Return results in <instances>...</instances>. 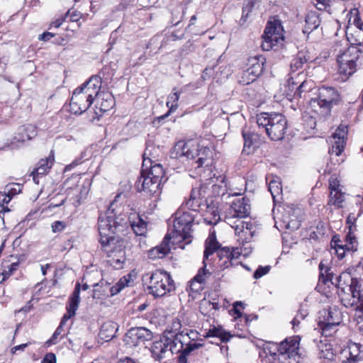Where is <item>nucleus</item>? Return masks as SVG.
<instances>
[{
  "label": "nucleus",
  "instance_id": "obj_19",
  "mask_svg": "<svg viewBox=\"0 0 363 363\" xmlns=\"http://www.w3.org/2000/svg\"><path fill=\"white\" fill-rule=\"evenodd\" d=\"M169 342H171L170 339L163 335L159 340L152 343L151 353L155 360L160 361L166 357V354L170 352Z\"/></svg>",
  "mask_w": 363,
  "mask_h": 363
},
{
  "label": "nucleus",
  "instance_id": "obj_25",
  "mask_svg": "<svg viewBox=\"0 0 363 363\" xmlns=\"http://www.w3.org/2000/svg\"><path fill=\"white\" fill-rule=\"evenodd\" d=\"M233 224L235 235H238L242 242H249L253 236V224L241 219H236Z\"/></svg>",
  "mask_w": 363,
  "mask_h": 363
},
{
  "label": "nucleus",
  "instance_id": "obj_40",
  "mask_svg": "<svg viewBox=\"0 0 363 363\" xmlns=\"http://www.w3.org/2000/svg\"><path fill=\"white\" fill-rule=\"evenodd\" d=\"M91 106V95H89L86 101L84 99L70 101V111L74 114H82Z\"/></svg>",
  "mask_w": 363,
  "mask_h": 363
},
{
  "label": "nucleus",
  "instance_id": "obj_10",
  "mask_svg": "<svg viewBox=\"0 0 363 363\" xmlns=\"http://www.w3.org/2000/svg\"><path fill=\"white\" fill-rule=\"evenodd\" d=\"M126 240L116 238L114 243H111L110 245L106 247L108 256L110 258L108 260L110 264L116 269H121L123 268V265L127 260L126 258Z\"/></svg>",
  "mask_w": 363,
  "mask_h": 363
},
{
  "label": "nucleus",
  "instance_id": "obj_23",
  "mask_svg": "<svg viewBox=\"0 0 363 363\" xmlns=\"http://www.w3.org/2000/svg\"><path fill=\"white\" fill-rule=\"evenodd\" d=\"M171 234H166L160 245L152 248L148 251V257L152 259H161L164 257L170 252Z\"/></svg>",
  "mask_w": 363,
  "mask_h": 363
},
{
  "label": "nucleus",
  "instance_id": "obj_43",
  "mask_svg": "<svg viewBox=\"0 0 363 363\" xmlns=\"http://www.w3.org/2000/svg\"><path fill=\"white\" fill-rule=\"evenodd\" d=\"M266 180L269 182V191L272 196L274 199L277 196L279 195L282 191L280 179L277 177H274L271 176L267 177Z\"/></svg>",
  "mask_w": 363,
  "mask_h": 363
},
{
  "label": "nucleus",
  "instance_id": "obj_33",
  "mask_svg": "<svg viewBox=\"0 0 363 363\" xmlns=\"http://www.w3.org/2000/svg\"><path fill=\"white\" fill-rule=\"evenodd\" d=\"M182 91H179L177 87H174L172 92L167 96V101L166 103L167 106L169 108V111L160 118L164 119L169 116L171 113L175 112L179 107V100L180 98Z\"/></svg>",
  "mask_w": 363,
  "mask_h": 363
},
{
  "label": "nucleus",
  "instance_id": "obj_31",
  "mask_svg": "<svg viewBox=\"0 0 363 363\" xmlns=\"http://www.w3.org/2000/svg\"><path fill=\"white\" fill-rule=\"evenodd\" d=\"M242 135L244 140L243 151L249 155L258 146L259 136L253 132L245 130L242 132Z\"/></svg>",
  "mask_w": 363,
  "mask_h": 363
},
{
  "label": "nucleus",
  "instance_id": "obj_17",
  "mask_svg": "<svg viewBox=\"0 0 363 363\" xmlns=\"http://www.w3.org/2000/svg\"><path fill=\"white\" fill-rule=\"evenodd\" d=\"M347 243L345 245L342 244V241L337 238L333 236L332 239V246L335 249L336 252L339 258H343L345 256V251H357V242L356 238L349 232L346 235Z\"/></svg>",
  "mask_w": 363,
  "mask_h": 363
},
{
  "label": "nucleus",
  "instance_id": "obj_11",
  "mask_svg": "<svg viewBox=\"0 0 363 363\" xmlns=\"http://www.w3.org/2000/svg\"><path fill=\"white\" fill-rule=\"evenodd\" d=\"M218 261L216 266L220 270H224L238 264L241 255L240 250L238 247H221L217 251Z\"/></svg>",
  "mask_w": 363,
  "mask_h": 363
},
{
  "label": "nucleus",
  "instance_id": "obj_1",
  "mask_svg": "<svg viewBox=\"0 0 363 363\" xmlns=\"http://www.w3.org/2000/svg\"><path fill=\"white\" fill-rule=\"evenodd\" d=\"M327 275L323 282L330 281L338 288L341 293V301L345 307L354 306L360 302L363 296V282L357 278L352 277L348 272H342L336 276L326 270Z\"/></svg>",
  "mask_w": 363,
  "mask_h": 363
},
{
  "label": "nucleus",
  "instance_id": "obj_37",
  "mask_svg": "<svg viewBox=\"0 0 363 363\" xmlns=\"http://www.w3.org/2000/svg\"><path fill=\"white\" fill-rule=\"evenodd\" d=\"M37 135L36 128L31 125L28 124L23 125L18 129L17 135L15 136V139L18 142H25L30 140Z\"/></svg>",
  "mask_w": 363,
  "mask_h": 363
},
{
  "label": "nucleus",
  "instance_id": "obj_9",
  "mask_svg": "<svg viewBox=\"0 0 363 363\" xmlns=\"http://www.w3.org/2000/svg\"><path fill=\"white\" fill-rule=\"evenodd\" d=\"M113 211L109 208L104 214H100L98 220V231L99 234V242L102 248L106 247L111 243H114L117 233L116 227L113 223Z\"/></svg>",
  "mask_w": 363,
  "mask_h": 363
},
{
  "label": "nucleus",
  "instance_id": "obj_29",
  "mask_svg": "<svg viewBox=\"0 0 363 363\" xmlns=\"http://www.w3.org/2000/svg\"><path fill=\"white\" fill-rule=\"evenodd\" d=\"M116 333V324L111 321H107L101 326L96 343L98 345L108 342L113 339Z\"/></svg>",
  "mask_w": 363,
  "mask_h": 363
},
{
  "label": "nucleus",
  "instance_id": "obj_64",
  "mask_svg": "<svg viewBox=\"0 0 363 363\" xmlns=\"http://www.w3.org/2000/svg\"><path fill=\"white\" fill-rule=\"evenodd\" d=\"M117 363H140V362L138 359H135L132 357H124L120 358L117 361Z\"/></svg>",
  "mask_w": 363,
  "mask_h": 363
},
{
  "label": "nucleus",
  "instance_id": "obj_51",
  "mask_svg": "<svg viewBox=\"0 0 363 363\" xmlns=\"http://www.w3.org/2000/svg\"><path fill=\"white\" fill-rule=\"evenodd\" d=\"M319 325L322 329V333L325 336H330L332 334L335 332L336 325H330L328 324L327 321H320L319 323Z\"/></svg>",
  "mask_w": 363,
  "mask_h": 363
},
{
  "label": "nucleus",
  "instance_id": "obj_8",
  "mask_svg": "<svg viewBox=\"0 0 363 363\" xmlns=\"http://www.w3.org/2000/svg\"><path fill=\"white\" fill-rule=\"evenodd\" d=\"M262 38L263 41L261 46L263 50H277L281 48L284 41V36L281 21L274 18L272 21H269Z\"/></svg>",
  "mask_w": 363,
  "mask_h": 363
},
{
  "label": "nucleus",
  "instance_id": "obj_26",
  "mask_svg": "<svg viewBox=\"0 0 363 363\" xmlns=\"http://www.w3.org/2000/svg\"><path fill=\"white\" fill-rule=\"evenodd\" d=\"M200 189H193L191 190L189 199L186 201L185 205L189 210L200 213L203 210V205H206L207 199L201 196Z\"/></svg>",
  "mask_w": 363,
  "mask_h": 363
},
{
  "label": "nucleus",
  "instance_id": "obj_44",
  "mask_svg": "<svg viewBox=\"0 0 363 363\" xmlns=\"http://www.w3.org/2000/svg\"><path fill=\"white\" fill-rule=\"evenodd\" d=\"M345 201V194L340 191H330L328 205H333L337 208L342 207V203Z\"/></svg>",
  "mask_w": 363,
  "mask_h": 363
},
{
  "label": "nucleus",
  "instance_id": "obj_39",
  "mask_svg": "<svg viewBox=\"0 0 363 363\" xmlns=\"http://www.w3.org/2000/svg\"><path fill=\"white\" fill-rule=\"evenodd\" d=\"M108 282L101 279L99 283L93 285L92 298L104 299L108 297Z\"/></svg>",
  "mask_w": 363,
  "mask_h": 363
},
{
  "label": "nucleus",
  "instance_id": "obj_52",
  "mask_svg": "<svg viewBox=\"0 0 363 363\" xmlns=\"http://www.w3.org/2000/svg\"><path fill=\"white\" fill-rule=\"evenodd\" d=\"M11 200V197L9 196L4 189L3 191H0V206L2 207V211L4 213L10 211L9 207L5 205L8 204Z\"/></svg>",
  "mask_w": 363,
  "mask_h": 363
},
{
  "label": "nucleus",
  "instance_id": "obj_22",
  "mask_svg": "<svg viewBox=\"0 0 363 363\" xmlns=\"http://www.w3.org/2000/svg\"><path fill=\"white\" fill-rule=\"evenodd\" d=\"M348 128L347 125H341L335 130L333 135L335 140L333 145V152L339 156L343 151L345 145V138L347 137Z\"/></svg>",
  "mask_w": 363,
  "mask_h": 363
},
{
  "label": "nucleus",
  "instance_id": "obj_54",
  "mask_svg": "<svg viewBox=\"0 0 363 363\" xmlns=\"http://www.w3.org/2000/svg\"><path fill=\"white\" fill-rule=\"evenodd\" d=\"M62 331H63V326L60 325L57 328V329L55 331V333H53L52 337L46 341L45 345L48 347H49V346H50L52 345L56 344L57 343V339L58 336L62 334Z\"/></svg>",
  "mask_w": 363,
  "mask_h": 363
},
{
  "label": "nucleus",
  "instance_id": "obj_14",
  "mask_svg": "<svg viewBox=\"0 0 363 363\" xmlns=\"http://www.w3.org/2000/svg\"><path fill=\"white\" fill-rule=\"evenodd\" d=\"M135 186L138 192L143 191L148 196L159 193L161 188L160 183L155 182L150 176L145 174V168H142L140 176L135 182Z\"/></svg>",
  "mask_w": 363,
  "mask_h": 363
},
{
  "label": "nucleus",
  "instance_id": "obj_58",
  "mask_svg": "<svg viewBox=\"0 0 363 363\" xmlns=\"http://www.w3.org/2000/svg\"><path fill=\"white\" fill-rule=\"evenodd\" d=\"M270 270L269 266L259 267L254 272L253 277L256 279L261 278L267 274Z\"/></svg>",
  "mask_w": 363,
  "mask_h": 363
},
{
  "label": "nucleus",
  "instance_id": "obj_56",
  "mask_svg": "<svg viewBox=\"0 0 363 363\" xmlns=\"http://www.w3.org/2000/svg\"><path fill=\"white\" fill-rule=\"evenodd\" d=\"M256 79H257L255 77L253 78L250 72L246 69L243 71L240 82L243 83L244 84H249L255 81Z\"/></svg>",
  "mask_w": 363,
  "mask_h": 363
},
{
  "label": "nucleus",
  "instance_id": "obj_2",
  "mask_svg": "<svg viewBox=\"0 0 363 363\" xmlns=\"http://www.w3.org/2000/svg\"><path fill=\"white\" fill-rule=\"evenodd\" d=\"M172 157H185L198 173L210 167L213 162V152L207 147H201L194 140L179 141L176 143L172 152Z\"/></svg>",
  "mask_w": 363,
  "mask_h": 363
},
{
  "label": "nucleus",
  "instance_id": "obj_49",
  "mask_svg": "<svg viewBox=\"0 0 363 363\" xmlns=\"http://www.w3.org/2000/svg\"><path fill=\"white\" fill-rule=\"evenodd\" d=\"M181 331H182L181 320L178 318H176L172 320V323L169 326V329H167L164 332L163 335H171L173 334L181 333Z\"/></svg>",
  "mask_w": 363,
  "mask_h": 363
},
{
  "label": "nucleus",
  "instance_id": "obj_60",
  "mask_svg": "<svg viewBox=\"0 0 363 363\" xmlns=\"http://www.w3.org/2000/svg\"><path fill=\"white\" fill-rule=\"evenodd\" d=\"M57 359L54 353H47L43 358L41 363H56Z\"/></svg>",
  "mask_w": 363,
  "mask_h": 363
},
{
  "label": "nucleus",
  "instance_id": "obj_55",
  "mask_svg": "<svg viewBox=\"0 0 363 363\" xmlns=\"http://www.w3.org/2000/svg\"><path fill=\"white\" fill-rule=\"evenodd\" d=\"M253 7L254 4L252 1H247V3L243 6L240 22H245L249 13L251 12Z\"/></svg>",
  "mask_w": 363,
  "mask_h": 363
},
{
  "label": "nucleus",
  "instance_id": "obj_6",
  "mask_svg": "<svg viewBox=\"0 0 363 363\" xmlns=\"http://www.w3.org/2000/svg\"><path fill=\"white\" fill-rule=\"evenodd\" d=\"M338 99V92L334 88L322 87L318 97L311 99L308 108L319 116L325 117L330 114L331 108Z\"/></svg>",
  "mask_w": 363,
  "mask_h": 363
},
{
  "label": "nucleus",
  "instance_id": "obj_50",
  "mask_svg": "<svg viewBox=\"0 0 363 363\" xmlns=\"http://www.w3.org/2000/svg\"><path fill=\"white\" fill-rule=\"evenodd\" d=\"M90 82L91 77L88 78L84 83H83L80 86L77 87L73 92L71 101H75V100L78 99H84V98L81 96L80 94Z\"/></svg>",
  "mask_w": 363,
  "mask_h": 363
},
{
  "label": "nucleus",
  "instance_id": "obj_30",
  "mask_svg": "<svg viewBox=\"0 0 363 363\" xmlns=\"http://www.w3.org/2000/svg\"><path fill=\"white\" fill-rule=\"evenodd\" d=\"M94 103L96 108L103 112L107 111L112 106L111 96L108 93H100L98 90L95 97H92V104Z\"/></svg>",
  "mask_w": 363,
  "mask_h": 363
},
{
  "label": "nucleus",
  "instance_id": "obj_34",
  "mask_svg": "<svg viewBox=\"0 0 363 363\" xmlns=\"http://www.w3.org/2000/svg\"><path fill=\"white\" fill-rule=\"evenodd\" d=\"M131 221L129 226L136 235H144L147 232V223L144 221L136 212L132 213Z\"/></svg>",
  "mask_w": 363,
  "mask_h": 363
},
{
  "label": "nucleus",
  "instance_id": "obj_46",
  "mask_svg": "<svg viewBox=\"0 0 363 363\" xmlns=\"http://www.w3.org/2000/svg\"><path fill=\"white\" fill-rule=\"evenodd\" d=\"M202 346L201 344H191L189 346L185 347L181 352L182 353L179 356L178 363H187V356L194 350L199 349Z\"/></svg>",
  "mask_w": 363,
  "mask_h": 363
},
{
  "label": "nucleus",
  "instance_id": "obj_20",
  "mask_svg": "<svg viewBox=\"0 0 363 363\" xmlns=\"http://www.w3.org/2000/svg\"><path fill=\"white\" fill-rule=\"evenodd\" d=\"M164 336L170 339L169 347L172 354L178 353L190 345L189 337L184 335V330L171 335H164Z\"/></svg>",
  "mask_w": 363,
  "mask_h": 363
},
{
  "label": "nucleus",
  "instance_id": "obj_62",
  "mask_svg": "<svg viewBox=\"0 0 363 363\" xmlns=\"http://www.w3.org/2000/svg\"><path fill=\"white\" fill-rule=\"evenodd\" d=\"M354 306H356V312H355V318L359 321V320H362L363 318V307L361 305V303L359 302L357 304H354Z\"/></svg>",
  "mask_w": 363,
  "mask_h": 363
},
{
  "label": "nucleus",
  "instance_id": "obj_32",
  "mask_svg": "<svg viewBox=\"0 0 363 363\" xmlns=\"http://www.w3.org/2000/svg\"><path fill=\"white\" fill-rule=\"evenodd\" d=\"M265 58L261 55L251 57L248 60L247 70L250 72L253 78L259 77L264 69Z\"/></svg>",
  "mask_w": 363,
  "mask_h": 363
},
{
  "label": "nucleus",
  "instance_id": "obj_38",
  "mask_svg": "<svg viewBox=\"0 0 363 363\" xmlns=\"http://www.w3.org/2000/svg\"><path fill=\"white\" fill-rule=\"evenodd\" d=\"M320 24L319 16L315 12H309L305 18V26L303 29L304 33H311L318 28Z\"/></svg>",
  "mask_w": 363,
  "mask_h": 363
},
{
  "label": "nucleus",
  "instance_id": "obj_7",
  "mask_svg": "<svg viewBox=\"0 0 363 363\" xmlns=\"http://www.w3.org/2000/svg\"><path fill=\"white\" fill-rule=\"evenodd\" d=\"M360 44L350 45L343 52L340 51L337 55L338 72L345 79L353 74L357 69L358 61L362 55Z\"/></svg>",
  "mask_w": 363,
  "mask_h": 363
},
{
  "label": "nucleus",
  "instance_id": "obj_45",
  "mask_svg": "<svg viewBox=\"0 0 363 363\" xmlns=\"http://www.w3.org/2000/svg\"><path fill=\"white\" fill-rule=\"evenodd\" d=\"M272 118V113H261L257 116V123L259 128H262L267 133V128L269 126Z\"/></svg>",
  "mask_w": 363,
  "mask_h": 363
},
{
  "label": "nucleus",
  "instance_id": "obj_48",
  "mask_svg": "<svg viewBox=\"0 0 363 363\" xmlns=\"http://www.w3.org/2000/svg\"><path fill=\"white\" fill-rule=\"evenodd\" d=\"M23 186L18 183H11L8 184L5 187L4 190L7 193L11 199H13V196L20 194L22 191Z\"/></svg>",
  "mask_w": 363,
  "mask_h": 363
},
{
  "label": "nucleus",
  "instance_id": "obj_53",
  "mask_svg": "<svg viewBox=\"0 0 363 363\" xmlns=\"http://www.w3.org/2000/svg\"><path fill=\"white\" fill-rule=\"evenodd\" d=\"M18 262H13L9 265L4 264L3 266V272L8 278L18 269Z\"/></svg>",
  "mask_w": 363,
  "mask_h": 363
},
{
  "label": "nucleus",
  "instance_id": "obj_12",
  "mask_svg": "<svg viewBox=\"0 0 363 363\" xmlns=\"http://www.w3.org/2000/svg\"><path fill=\"white\" fill-rule=\"evenodd\" d=\"M272 120L269 126L267 128V134L272 140H281L287 128L286 119L281 113H273Z\"/></svg>",
  "mask_w": 363,
  "mask_h": 363
},
{
  "label": "nucleus",
  "instance_id": "obj_3",
  "mask_svg": "<svg viewBox=\"0 0 363 363\" xmlns=\"http://www.w3.org/2000/svg\"><path fill=\"white\" fill-rule=\"evenodd\" d=\"M194 221V216L189 211L179 209L174 213L172 230L168 233L171 234L173 245L179 244L183 241L186 244L191 242Z\"/></svg>",
  "mask_w": 363,
  "mask_h": 363
},
{
  "label": "nucleus",
  "instance_id": "obj_21",
  "mask_svg": "<svg viewBox=\"0 0 363 363\" xmlns=\"http://www.w3.org/2000/svg\"><path fill=\"white\" fill-rule=\"evenodd\" d=\"M203 210L200 212L203 216L204 221L208 225H216L220 220V213L218 206L212 201H207L206 205H203Z\"/></svg>",
  "mask_w": 363,
  "mask_h": 363
},
{
  "label": "nucleus",
  "instance_id": "obj_59",
  "mask_svg": "<svg viewBox=\"0 0 363 363\" xmlns=\"http://www.w3.org/2000/svg\"><path fill=\"white\" fill-rule=\"evenodd\" d=\"M66 227L63 221L57 220L51 224L52 232L54 233L62 232Z\"/></svg>",
  "mask_w": 363,
  "mask_h": 363
},
{
  "label": "nucleus",
  "instance_id": "obj_47",
  "mask_svg": "<svg viewBox=\"0 0 363 363\" xmlns=\"http://www.w3.org/2000/svg\"><path fill=\"white\" fill-rule=\"evenodd\" d=\"M153 151H156L155 148L152 145H147L143 153V162L142 168L147 164H153L152 159H155L156 157L154 155Z\"/></svg>",
  "mask_w": 363,
  "mask_h": 363
},
{
  "label": "nucleus",
  "instance_id": "obj_28",
  "mask_svg": "<svg viewBox=\"0 0 363 363\" xmlns=\"http://www.w3.org/2000/svg\"><path fill=\"white\" fill-rule=\"evenodd\" d=\"M314 60L315 57L311 55L308 49H303L298 51L292 59L291 69L292 72L298 71L302 69L305 64L312 62Z\"/></svg>",
  "mask_w": 363,
  "mask_h": 363
},
{
  "label": "nucleus",
  "instance_id": "obj_24",
  "mask_svg": "<svg viewBox=\"0 0 363 363\" xmlns=\"http://www.w3.org/2000/svg\"><path fill=\"white\" fill-rule=\"evenodd\" d=\"M291 344V337L286 338L284 341L280 343L268 342L263 345L262 350L263 352L266 355H270L272 357L274 361L277 359L280 352H286V347Z\"/></svg>",
  "mask_w": 363,
  "mask_h": 363
},
{
  "label": "nucleus",
  "instance_id": "obj_36",
  "mask_svg": "<svg viewBox=\"0 0 363 363\" xmlns=\"http://www.w3.org/2000/svg\"><path fill=\"white\" fill-rule=\"evenodd\" d=\"M52 164V161L49 158L42 159L40 160L38 164L37 167L32 172L33 179L35 184H38V177H43L46 174L49 169L51 168Z\"/></svg>",
  "mask_w": 363,
  "mask_h": 363
},
{
  "label": "nucleus",
  "instance_id": "obj_63",
  "mask_svg": "<svg viewBox=\"0 0 363 363\" xmlns=\"http://www.w3.org/2000/svg\"><path fill=\"white\" fill-rule=\"evenodd\" d=\"M361 358L358 354H353L352 352H350V357L347 358V360L342 361V363H357Z\"/></svg>",
  "mask_w": 363,
  "mask_h": 363
},
{
  "label": "nucleus",
  "instance_id": "obj_4",
  "mask_svg": "<svg viewBox=\"0 0 363 363\" xmlns=\"http://www.w3.org/2000/svg\"><path fill=\"white\" fill-rule=\"evenodd\" d=\"M220 247L219 243L216 241V235L214 233H211L206 240V247L203 252V266L199 269L197 274L194 277L190 284V289L192 291H199L203 289L202 285L208 282L212 277L211 272L206 269V261L208 259L210 255L215 252H217L218 250Z\"/></svg>",
  "mask_w": 363,
  "mask_h": 363
},
{
  "label": "nucleus",
  "instance_id": "obj_13",
  "mask_svg": "<svg viewBox=\"0 0 363 363\" xmlns=\"http://www.w3.org/2000/svg\"><path fill=\"white\" fill-rule=\"evenodd\" d=\"M153 337L151 330L144 327L130 328L125 336V342L130 347L138 346L150 341Z\"/></svg>",
  "mask_w": 363,
  "mask_h": 363
},
{
  "label": "nucleus",
  "instance_id": "obj_18",
  "mask_svg": "<svg viewBox=\"0 0 363 363\" xmlns=\"http://www.w3.org/2000/svg\"><path fill=\"white\" fill-rule=\"evenodd\" d=\"M81 290L80 284L77 282L76 284L74 290L69 299V302L67 305V313L63 315L60 321V325L64 326L66 322L71 318V317L75 315L76 311L78 308L79 303V293Z\"/></svg>",
  "mask_w": 363,
  "mask_h": 363
},
{
  "label": "nucleus",
  "instance_id": "obj_61",
  "mask_svg": "<svg viewBox=\"0 0 363 363\" xmlns=\"http://www.w3.org/2000/svg\"><path fill=\"white\" fill-rule=\"evenodd\" d=\"M183 330H184V335L189 337V344H198L197 342H192L197 338V333L189 329H184Z\"/></svg>",
  "mask_w": 363,
  "mask_h": 363
},
{
  "label": "nucleus",
  "instance_id": "obj_41",
  "mask_svg": "<svg viewBox=\"0 0 363 363\" xmlns=\"http://www.w3.org/2000/svg\"><path fill=\"white\" fill-rule=\"evenodd\" d=\"M206 337H218L221 342H227L230 340L232 335L229 333L225 331L221 327L214 326L208 330Z\"/></svg>",
  "mask_w": 363,
  "mask_h": 363
},
{
  "label": "nucleus",
  "instance_id": "obj_16",
  "mask_svg": "<svg viewBox=\"0 0 363 363\" xmlns=\"http://www.w3.org/2000/svg\"><path fill=\"white\" fill-rule=\"evenodd\" d=\"M299 349V338L291 337V344L286 347V352H280L274 363H297L296 357Z\"/></svg>",
  "mask_w": 363,
  "mask_h": 363
},
{
  "label": "nucleus",
  "instance_id": "obj_42",
  "mask_svg": "<svg viewBox=\"0 0 363 363\" xmlns=\"http://www.w3.org/2000/svg\"><path fill=\"white\" fill-rule=\"evenodd\" d=\"M324 314L326 315L325 321L328 322L330 325L337 326L342 321L341 313L339 310L335 308H330L328 310L323 311Z\"/></svg>",
  "mask_w": 363,
  "mask_h": 363
},
{
  "label": "nucleus",
  "instance_id": "obj_5",
  "mask_svg": "<svg viewBox=\"0 0 363 363\" xmlns=\"http://www.w3.org/2000/svg\"><path fill=\"white\" fill-rule=\"evenodd\" d=\"M143 281L148 283V292L155 297H162L174 289L170 274L162 270L146 273Z\"/></svg>",
  "mask_w": 363,
  "mask_h": 363
},
{
  "label": "nucleus",
  "instance_id": "obj_35",
  "mask_svg": "<svg viewBox=\"0 0 363 363\" xmlns=\"http://www.w3.org/2000/svg\"><path fill=\"white\" fill-rule=\"evenodd\" d=\"M145 170L146 175L150 176V177L155 180V182H157L162 185V180L164 178V171L160 164H147L145 167Z\"/></svg>",
  "mask_w": 363,
  "mask_h": 363
},
{
  "label": "nucleus",
  "instance_id": "obj_15",
  "mask_svg": "<svg viewBox=\"0 0 363 363\" xmlns=\"http://www.w3.org/2000/svg\"><path fill=\"white\" fill-rule=\"evenodd\" d=\"M114 204H111V211H113L114 216L113 218V223L116 227L117 233L123 232L125 228L129 227V224L131 221L130 216H132L133 211L129 206H123L118 208H112Z\"/></svg>",
  "mask_w": 363,
  "mask_h": 363
},
{
  "label": "nucleus",
  "instance_id": "obj_57",
  "mask_svg": "<svg viewBox=\"0 0 363 363\" xmlns=\"http://www.w3.org/2000/svg\"><path fill=\"white\" fill-rule=\"evenodd\" d=\"M118 284V286H111V284L108 282V297L118 294L125 286V284L123 283L122 280H121Z\"/></svg>",
  "mask_w": 363,
  "mask_h": 363
},
{
  "label": "nucleus",
  "instance_id": "obj_27",
  "mask_svg": "<svg viewBox=\"0 0 363 363\" xmlns=\"http://www.w3.org/2000/svg\"><path fill=\"white\" fill-rule=\"evenodd\" d=\"M250 210L249 200L243 197L233 202L229 213L239 218H242L249 216Z\"/></svg>",
  "mask_w": 363,
  "mask_h": 363
}]
</instances>
